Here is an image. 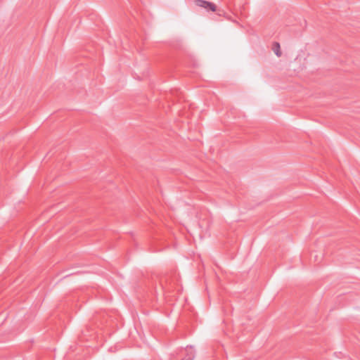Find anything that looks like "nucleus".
<instances>
[{"label": "nucleus", "instance_id": "nucleus-1", "mask_svg": "<svg viewBox=\"0 0 360 360\" xmlns=\"http://www.w3.org/2000/svg\"><path fill=\"white\" fill-rule=\"evenodd\" d=\"M195 4L204 8L207 12H215L219 16H226V12L224 10L219 9L217 5L212 2L205 0H195Z\"/></svg>", "mask_w": 360, "mask_h": 360}, {"label": "nucleus", "instance_id": "nucleus-2", "mask_svg": "<svg viewBox=\"0 0 360 360\" xmlns=\"http://www.w3.org/2000/svg\"><path fill=\"white\" fill-rule=\"evenodd\" d=\"M185 352L186 356L181 360H193L195 354L193 349L191 347L186 348Z\"/></svg>", "mask_w": 360, "mask_h": 360}, {"label": "nucleus", "instance_id": "nucleus-3", "mask_svg": "<svg viewBox=\"0 0 360 360\" xmlns=\"http://www.w3.org/2000/svg\"><path fill=\"white\" fill-rule=\"evenodd\" d=\"M273 50L278 57H280L281 56L282 53L281 51V47L278 42H274L273 44Z\"/></svg>", "mask_w": 360, "mask_h": 360}]
</instances>
